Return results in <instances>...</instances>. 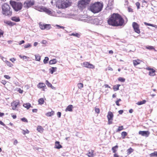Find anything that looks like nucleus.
I'll use <instances>...</instances> for the list:
<instances>
[{"label":"nucleus","mask_w":157,"mask_h":157,"mask_svg":"<svg viewBox=\"0 0 157 157\" xmlns=\"http://www.w3.org/2000/svg\"><path fill=\"white\" fill-rule=\"evenodd\" d=\"M107 22L109 25L113 26H122L124 23V20L119 14L113 13L110 16Z\"/></svg>","instance_id":"obj_1"},{"label":"nucleus","mask_w":157,"mask_h":157,"mask_svg":"<svg viewBox=\"0 0 157 157\" xmlns=\"http://www.w3.org/2000/svg\"><path fill=\"white\" fill-rule=\"evenodd\" d=\"M103 4L102 3L97 2L91 4L90 10L94 13H97L100 12L102 10Z\"/></svg>","instance_id":"obj_2"},{"label":"nucleus","mask_w":157,"mask_h":157,"mask_svg":"<svg viewBox=\"0 0 157 157\" xmlns=\"http://www.w3.org/2000/svg\"><path fill=\"white\" fill-rule=\"evenodd\" d=\"M71 4V2L68 0H59L56 2V6L59 9H65Z\"/></svg>","instance_id":"obj_3"},{"label":"nucleus","mask_w":157,"mask_h":157,"mask_svg":"<svg viewBox=\"0 0 157 157\" xmlns=\"http://www.w3.org/2000/svg\"><path fill=\"white\" fill-rule=\"evenodd\" d=\"M37 10L40 12H44L49 15L55 16V12L52 10H51L50 9L46 7L43 6L39 7L37 8Z\"/></svg>","instance_id":"obj_4"},{"label":"nucleus","mask_w":157,"mask_h":157,"mask_svg":"<svg viewBox=\"0 0 157 157\" xmlns=\"http://www.w3.org/2000/svg\"><path fill=\"white\" fill-rule=\"evenodd\" d=\"M10 4L15 11L17 12L21 10L22 8V4L20 2L10 1Z\"/></svg>","instance_id":"obj_5"},{"label":"nucleus","mask_w":157,"mask_h":157,"mask_svg":"<svg viewBox=\"0 0 157 157\" xmlns=\"http://www.w3.org/2000/svg\"><path fill=\"white\" fill-rule=\"evenodd\" d=\"M2 13L3 14L8 16H10L12 14V11L10 10V8L9 5L4 3L2 6Z\"/></svg>","instance_id":"obj_6"},{"label":"nucleus","mask_w":157,"mask_h":157,"mask_svg":"<svg viewBox=\"0 0 157 157\" xmlns=\"http://www.w3.org/2000/svg\"><path fill=\"white\" fill-rule=\"evenodd\" d=\"M90 0H80L78 2V6L81 8L85 7L90 2Z\"/></svg>","instance_id":"obj_7"},{"label":"nucleus","mask_w":157,"mask_h":157,"mask_svg":"<svg viewBox=\"0 0 157 157\" xmlns=\"http://www.w3.org/2000/svg\"><path fill=\"white\" fill-rule=\"evenodd\" d=\"M34 4V1L33 0H28L26 1L24 3V7L28 8Z\"/></svg>","instance_id":"obj_8"},{"label":"nucleus","mask_w":157,"mask_h":157,"mask_svg":"<svg viewBox=\"0 0 157 157\" xmlns=\"http://www.w3.org/2000/svg\"><path fill=\"white\" fill-rule=\"evenodd\" d=\"M132 27L134 29L135 31L139 34L140 33L139 27L137 23L135 22H133L132 24Z\"/></svg>","instance_id":"obj_9"},{"label":"nucleus","mask_w":157,"mask_h":157,"mask_svg":"<svg viewBox=\"0 0 157 157\" xmlns=\"http://www.w3.org/2000/svg\"><path fill=\"white\" fill-rule=\"evenodd\" d=\"M83 66L89 68L94 69L95 68L94 65L87 62H84L83 63Z\"/></svg>","instance_id":"obj_10"},{"label":"nucleus","mask_w":157,"mask_h":157,"mask_svg":"<svg viewBox=\"0 0 157 157\" xmlns=\"http://www.w3.org/2000/svg\"><path fill=\"white\" fill-rule=\"evenodd\" d=\"M19 102L18 100H16L13 101L11 103V105L12 106V109L13 110H15L17 107Z\"/></svg>","instance_id":"obj_11"},{"label":"nucleus","mask_w":157,"mask_h":157,"mask_svg":"<svg viewBox=\"0 0 157 157\" xmlns=\"http://www.w3.org/2000/svg\"><path fill=\"white\" fill-rule=\"evenodd\" d=\"M139 134L143 136L148 137L150 134V132L148 131H140Z\"/></svg>","instance_id":"obj_12"},{"label":"nucleus","mask_w":157,"mask_h":157,"mask_svg":"<svg viewBox=\"0 0 157 157\" xmlns=\"http://www.w3.org/2000/svg\"><path fill=\"white\" fill-rule=\"evenodd\" d=\"M46 86V85L44 83L42 82H40L37 85L38 88L40 89H42L43 91H45L44 87Z\"/></svg>","instance_id":"obj_13"},{"label":"nucleus","mask_w":157,"mask_h":157,"mask_svg":"<svg viewBox=\"0 0 157 157\" xmlns=\"http://www.w3.org/2000/svg\"><path fill=\"white\" fill-rule=\"evenodd\" d=\"M113 113L110 111L109 112L107 116L108 119L109 120L113 119Z\"/></svg>","instance_id":"obj_14"},{"label":"nucleus","mask_w":157,"mask_h":157,"mask_svg":"<svg viewBox=\"0 0 157 157\" xmlns=\"http://www.w3.org/2000/svg\"><path fill=\"white\" fill-rule=\"evenodd\" d=\"M55 148L59 149L62 147V146L60 144L59 142L56 141L55 143Z\"/></svg>","instance_id":"obj_15"},{"label":"nucleus","mask_w":157,"mask_h":157,"mask_svg":"<svg viewBox=\"0 0 157 157\" xmlns=\"http://www.w3.org/2000/svg\"><path fill=\"white\" fill-rule=\"evenodd\" d=\"M141 61L140 59H137L136 60H133V64L134 66L140 64L141 62Z\"/></svg>","instance_id":"obj_16"},{"label":"nucleus","mask_w":157,"mask_h":157,"mask_svg":"<svg viewBox=\"0 0 157 157\" xmlns=\"http://www.w3.org/2000/svg\"><path fill=\"white\" fill-rule=\"evenodd\" d=\"M73 105H69L67 106L65 109L66 111H70L71 112L72 111V109L73 108Z\"/></svg>","instance_id":"obj_17"},{"label":"nucleus","mask_w":157,"mask_h":157,"mask_svg":"<svg viewBox=\"0 0 157 157\" xmlns=\"http://www.w3.org/2000/svg\"><path fill=\"white\" fill-rule=\"evenodd\" d=\"M57 69V68L56 67H52L51 68L49 69V71L50 73L52 74L56 71Z\"/></svg>","instance_id":"obj_18"},{"label":"nucleus","mask_w":157,"mask_h":157,"mask_svg":"<svg viewBox=\"0 0 157 157\" xmlns=\"http://www.w3.org/2000/svg\"><path fill=\"white\" fill-rule=\"evenodd\" d=\"M37 131L40 132L42 133L44 130V129L40 126H38L37 128Z\"/></svg>","instance_id":"obj_19"},{"label":"nucleus","mask_w":157,"mask_h":157,"mask_svg":"<svg viewBox=\"0 0 157 157\" xmlns=\"http://www.w3.org/2000/svg\"><path fill=\"white\" fill-rule=\"evenodd\" d=\"M155 71L153 69L149 71V75L151 76H154L155 75Z\"/></svg>","instance_id":"obj_20"},{"label":"nucleus","mask_w":157,"mask_h":157,"mask_svg":"<svg viewBox=\"0 0 157 157\" xmlns=\"http://www.w3.org/2000/svg\"><path fill=\"white\" fill-rule=\"evenodd\" d=\"M23 106L27 109H28L30 107H31V104L29 103L24 104Z\"/></svg>","instance_id":"obj_21"},{"label":"nucleus","mask_w":157,"mask_h":157,"mask_svg":"<svg viewBox=\"0 0 157 157\" xmlns=\"http://www.w3.org/2000/svg\"><path fill=\"white\" fill-rule=\"evenodd\" d=\"M69 35L70 36H74L78 38H79L80 36V34L76 33H73L71 34H69Z\"/></svg>","instance_id":"obj_22"},{"label":"nucleus","mask_w":157,"mask_h":157,"mask_svg":"<svg viewBox=\"0 0 157 157\" xmlns=\"http://www.w3.org/2000/svg\"><path fill=\"white\" fill-rule=\"evenodd\" d=\"M11 20L12 21H14L15 22H19L20 21V19L19 17H13L11 18Z\"/></svg>","instance_id":"obj_23"},{"label":"nucleus","mask_w":157,"mask_h":157,"mask_svg":"<svg viewBox=\"0 0 157 157\" xmlns=\"http://www.w3.org/2000/svg\"><path fill=\"white\" fill-rule=\"evenodd\" d=\"M118 148V146L117 145L113 147L112 148V150L113 151V152L114 153H115L117 151Z\"/></svg>","instance_id":"obj_24"},{"label":"nucleus","mask_w":157,"mask_h":157,"mask_svg":"<svg viewBox=\"0 0 157 157\" xmlns=\"http://www.w3.org/2000/svg\"><path fill=\"white\" fill-rule=\"evenodd\" d=\"M54 114V111H52L51 112H49L46 113L45 115L47 117H51Z\"/></svg>","instance_id":"obj_25"},{"label":"nucleus","mask_w":157,"mask_h":157,"mask_svg":"<svg viewBox=\"0 0 157 157\" xmlns=\"http://www.w3.org/2000/svg\"><path fill=\"white\" fill-rule=\"evenodd\" d=\"M57 62V60L56 59H53L49 61V63L50 64H54L56 63Z\"/></svg>","instance_id":"obj_26"},{"label":"nucleus","mask_w":157,"mask_h":157,"mask_svg":"<svg viewBox=\"0 0 157 157\" xmlns=\"http://www.w3.org/2000/svg\"><path fill=\"white\" fill-rule=\"evenodd\" d=\"M146 102V101L144 100L141 101H138L136 104L138 105H140L145 104Z\"/></svg>","instance_id":"obj_27"},{"label":"nucleus","mask_w":157,"mask_h":157,"mask_svg":"<svg viewBox=\"0 0 157 157\" xmlns=\"http://www.w3.org/2000/svg\"><path fill=\"white\" fill-rule=\"evenodd\" d=\"M45 24L40 23V27L41 29L44 30L45 29Z\"/></svg>","instance_id":"obj_28"},{"label":"nucleus","mask_w":157,"mask_h":157,"mask_svg":"<svg viewBox=\"0 0 157 157\" xmlns=\"http://www.w3.org/2000/svg\"><path fill=\"white\" fill-rule=\"evenodd\" d=\"M89 157H93V151H89L88 154H86Z\"/></svg>","instance_id":"obj_29"},{"label":"nucleus","mask_w":157,"mask_h":157,"mask_svg":"<svg viewBox=\"0 0 157 157\" xmlns=\"http://www.w3.org/2000/svg\"><path fill=\"white\" fill-rule=\"evenodd\" d=\"M44 102V100L43 98H41L39 99L38 103L40 105L43 104Z\"/></svg>","instance_id":"obj_30"},{"label":"nucleus","mask_w":157,"mask_h":157,"mask_svg":"<svg viewBox=\"0 0 157 157\" xmlns=\"http://www.w3.org/2000/svg\"><path fill=\"white\" fill-rule=\"evenodd\" d=\"M120 85H115L113 86V89L114 91H117L119 90V87L120 86Z\"/></svg>","instance_id":"obj_31"},{"label":"nucleus","mask_w":157,"mask_h":157,"mask_svg":"<svg viewBox=\"0 0 157 157\" xmlns=\"http://www.w3.org/2000/svg\"><path fill=\"white\" fill-rule=\"evenodd\" d=\"M6 64L7 66L10 67H12V66H13V64H12L10 62L8 61H6Z\"/></svg>","instance_id":"obj_32"},{"label":"nucleus","mask_w":157,"mask_h":157,"mask_svg":"<svg viewBox=\"0 0 157 157\" xmlns=\"http://www.w3.org/2000/svg\"><path fill=\"white\" fill-rule=\"evenodd\" d=\"M127 134L126 132H123L121 133V136L123 139H124L125 137L126 136Z\"/></svg>","instance_id":"obj_33"},{"label":"nucleus","mask_w":157,"mask_h":157,"mask_svg":"<svg viewBox=\"0 0 157 157\" xmlns=\"http://www.w3.org/2000/svg\"><path fill=\"white\" fill-rule=\"evenodd\" d=\"M51 28V26L50 24H45V29L48 30Z\"/></svg>","instance_id":"obj_34"},{"label":"nucleus","mask_w":157,"mask_h":157,"mask_svg":"<svg viewBox=\"0 0 157 157\" xmlns=\"http://www.w3.org/2000/svg\"><path fill=\"white\" fill-rule=\"evenodd\" d=\"M36 60L37 61H40V56L38 55H35Z\"/></svg>","instance_id":"obj_35"},{"label":"nucleus","mask_w":157,"mask_h":157,"mask_svg":"<svg viewBox=\"0 0 157 157\" xmlns=\"http://www.w3.org/2000/svg\"><path fill=\"white\" fill-rule=\"evenodd\" d=\"M133 151V150L131 148H130L127 150V153L128 154H130Z\"/></svg>","instance_id":"obj_36"},{"label":"nucleus","mask_w":157,"mask_h":157,"mask_svg":"<svg viewBox=\"0 0 157 157\" xmlns=\"http://www.w3.org/2000/svg\"><path fill=\"white\" fill-rule=\"evenodd\" d=\"M150 156L151 157H153L154 156L157 157V152L155 151L154 152L151 153L150 154Z\"/></svg>","instance_id":"obj_37"},{"label":"nucleus","mask_w":157,"mask_h":157,"mask_svg":"<svg viewBox=\"0 0 157 157\" xmlns=\"http://www.w3.org/2000/svg\"><path fill=\"white\" fill-rule=\"evenodd\" d=\"M48 60H49L48 58L47 57H45L43 61L44 63L45 64L47 63Z\"/></svg>","instance_id":"obj_38"},{"label":"nucleus","mask_w":157,"mask_h":157,"mask_svg":"<svg viewBox=\"0 0 157 157\" xmlns=\"http://www.w3.org/2000/svg\"><path fill=\"white\" fill-rule=\"evenodd\" d=\"M78 86L79 89H81L83 87V84L82 83H78Z\"/></svg>","instance_id":"obj_39"},{"label":"nucleus","mask_w":157,"mask_h":157,"mask_svg":"<svg viewBox=\"0 0 157 157\" xmlns=\"http://www.w3.org/2000/svg\"><path fill=\"white\" fill-rule=\"evenodd\" d=\"M45 83L46 85L49 87L52 86V84L50 83L48 80H46L45 81Z\"/></svg>","instance_id":"obj_40"},{"label":"nucleus","mask_w":157,"mask_h":157,"mask_svg":"<svg viewBox=\"0 0 157 157\" xmlns=\"http://www.w3.org/2000/svg\"><path fill=\"white\" fill-rule=\"evenodd\" d=\"M32 46L31 44H30L29 43H28L27 44H25L24 46V48H30Z\"/></svg>","instance_id":"obj_41"},{"label":"nucleus","mask_w":157,"mask_h":157,"mask_svg":"<svg viewBox=\"0 0 157 157\" xmlns=\"http://www.w3.org/2000/svg\"><path fill=\"white\" fill-rule=\"evenodd\" d=\"M118 80L122 82H124L125 81V79L122 77H119L118 78Z\"/></svg>","instance_id":"obj_42"},{"label":"nucleus","mask_w":157,"mask_h":157,"mask_svg":"<svg viewBox=\"0 0 157 157\" xmlns=\"http://www.w3.org/2000/svg\"><path fill=\"white\" fill-rule=\"evenodd\" d=\"M29 131L28 129H26V130H23V131L22 132V133L24 134L25 135L26 133H29Z\"/></svg>","instance_id":"obj_43"},{"label":"nucleus","mask_w":157,"mask_h":157,"mask_svg":"<svg viewBox=\"0 0 157 157\" xmlns=\"http://www.w3.org/2000/svg\"><path fill=\"white\" fill-rule=\"evenodd\" d=\"M123 129V126H119L117 130V132H119Z\"/></svg>","instance_id":"obj_44"},{"label":"nucleus","mask_w":157,"mask_h":157,"mask_svg":"<svg viewBox=\"0 0 157 157\" xmlns=\"http://www.w3.org/2000/svg\"><path fill=\"white\" fill-rule=\"evenodd\" d=\"M95 112L97 114H98L100 112V109L99 108L97 107H95Z\"/></svg>","instance_id":"obj_45"},{"label":"nucleus","mask_w":157,"mask_h":157,"mask_svg":"<svg viewBox=\"0 0 157 157\" xmlns=\"http://www.w3.org/2000/svg\"><path fill=\"white\" fill-rule=\"evenodd\" d=\"M146 48L148 49L151 50L152 49H154V47L152 46H148L146 47Z\"/></svg>","instance_id":"obj_46"},{"label":"nucleus","mask_w":157,"mask_h":157,"mask_svg":"<svg viewBox=\"0 0 157 157\" xmlns=\"http://www.w3.org/2000/svg\"><path fill=\"white\" fill-rule=\"evenodd\" d=\"M4 23L7 24L9 25H12V23L11 22L9 21H7L6 22L4 21Z\"/></svg>","instance_id":"obj_47"},{"label":"nucleus","mask_w":157,"mask_h":157,"mask_svg":"<svg viewBox=\"0 0 157 157\" xmlns=\"http://www.w3.org/2000/svg\"><path fill=\"white\" fill-rule=\"evenodd\" d=\"M21 120L24 122H28V121L25 118H22L21 119Z\"/></svg>","instance_id":"obj_48"},{"label":"nucleus","mask_w":157,"mask_h":157,"mask_svg":"<svg viewBox=\"0 0 157 157\" xmlns=\"http://www.w3.org/2000/svg\"><path fill=\"white\" fill-rule=\"evenodd\" d=\"M56 26L58 27V29H64V27L63 26H61L59 25H56Z\"/></svg>","instance_id":"obj_49"},{"label":"nucleus","mask_w":157,"mask_h":157,"mask_svg":"<svg viewBox=\"0 0 157 157\" xmlns=\"http://www.w3.org/2000/svg\"><path fill=\"white\" fill-rule=\"evenodd\" d=\"M136 5L137 7V9H139L140 8V3L139 2H136Z\"/></svg>","instance_id":"obj_50"},{"label":"nucleus","mask_w":157,"mask_h":157,"mask_svg":"<svg viewBox=\"0 0 157 157\" xmlns=\"http://www.w3.org/2000/svg\"><path fill=\"white\" fill-rule=\"evenodd\" d=\"M3 31L1 29H0V37L3 36Z\"/></svg>","instance_id":"obj_51"},{"label":"nucleus","mask_w":157,"mask_h":157,"mask_svg":"<svg viewBox=\"0 0 157 157\" xmlns=\"http://www.w3.org/2000/svg\"><path fill=\"white\" fill-rule=\"evenodd\" d=\"M121 101V99H118L117 101H116V105L118 106H119L120 105L119 103V102L120 101Z\"/></svg>","instance_id":"obj_52"},{"label":"nucleus","mask_w":157,"mask_h":157,"mask_svg":"<svg viewBox=\"0 0 157 157\" xmlns=\"http://www.w3.org/2000/svg\"><path fill=\"white\" fill-rule=\"evenodd\" d=\"M144 24L146 25L150 26H153V24H149V23H148L146 22H144Z\"/></svg>","instance_id":"obj_53"},{"label":"nucleus","mask_w":157,"mask_h":157,"mask_svg":"<svg viewBox=\"0 0 157 157\" xmlns=\"http://www.w3.org/2000/svg\"><path fill=\"white\" fill-rule=\"evenodd\" d=\"M4 77L7 79H10V77L8 75H5L4 76Z\"/></svg>","instance_id":"obj_54"},{"label":"nucleus","mask_w":157,"mask_h":157,"mask_svg":"<svg viewBox=\"0 0 157 157\" xmlns=\"http://www.w3.org/2000/svg\"><path fill=\"white\" fill-rule=\"evenodd\" d=\"M10 61L14 63V62L16 60V59L14 58H12L10 59Z\"/></svg>","instance_id":"obj_55"},{"label":"nucleus","mask_w":157,"mask_h":157,"mask_svg":"<svg viewBox=\"0 0 157 157\" xmlns=\"http://www.w3.org/2000/svg\"><path fill=\"white\" fill-rule=\"evenodd\" d=\"M18 143V141L17 140H15L13 142V144L16 145Z\"/></svg>","instance_id":"obj_56"},{"label":"nucleus","mask_w":157,"mask_h":157,"mask_svg":"<svg viewBox=\"0 0 157 157\" xmlns=\"http://www.w3.org/2000/svg\"><path fill=\"white\" fill-rule=\"evenodd\" d=\"M61 113L60 112H58L57 113V115L58 117L60 118L61 116Z\"/></svg>","instance_id":"obj_57"},{"label":"nucleus","mask_w":157,"mask_h":157,"mask_svg":"<svg viewBox=\"0 0 157 157\" xmlns=\"http://www.w3.org/2000/svg\"><path fill=\"white\" fill-rule=\"evenodd\" d=\"M1 82L4 85H5L6 83V82L5 80H2Z\"/></svg>","instance_id":"obj_58"},{"label":"nucleus","mask_w":157,"mask_h":157,"mask_svg":"<svg viewBox=\"0 0 157 157\" xmlns=\"http://www.w3.org/2000/svg\"><path fill=\"white\" fill-rule=\"evenodd\" d=\"M113 119H108V124H110L112 123V121Z\"/></svg>","instance_id":"obj_59"},{"label":"nucleus","mask_w":157,"mask_h":157,"mask_svg":"<svg viewBox=\"0 0 157 157\" xmlns=\"http://www.w3.org/2000/svg\"><path fill=\"white\" fill-rule=\"evenodd\" d=\"M41 43L43 44H45L47 43V41L46 40H43L41 42Z\"/></svg>","instance_id":"obj_60"},{"label":"nucleus","mask_w":157,"mask_h":157,"mask_svg":"<svg viewBox=\"0 0 157 157\" xmlns=\"http://www.w3.org/2000/svg\"><path fill=\"white\" fill-rule=\"evenodd\" d=\"M24 43H25V41L24 40H21V41H20L19 42V45H21L22 44H23Z\"/></svg>","instance_id":"obj_61"},{"label":"nucleus","mask_w":157,"mask_h":157,"mask_svg":"<svg viewBox=\"0 0 157 157\" xmlns=\"http://www.w3.org/2000/svg\"><path fill=\"white\" fill-rule=\"evenodd\" d=\"M2 60L4 62H5V63H6V61H7V60H6V58H4L3 57H2Z\"/></svg>","instance_id":"obj_62"},{"label":"nucleus","mask_w":157,"mask_h":157,"mask_svg":"<svg viewBox=\"0 0 157 157\" xmlns=\"http://www.w3.org/2000/svg\"><path fill=\"white\" fill-rule=\"evenodd\" d=\"M123 111L122 110H120L118 111V113H119V114H122V113H123Z\"/></svg>","instance_id":"obj_63"},{"label":"nucleus","mask_w":157,"mask_h":157,"mask_svg":"<svg viewBox=\"0 0 157 157\" xmlns=\"http://www.w3.org/2000/svg\"><path fill=\"white\" fill-rule=\"evenodd\" d=\"M128 12H132V9L131 8H128Z\"/></svg>","instance_id":"obj_64"}]
</instances>
